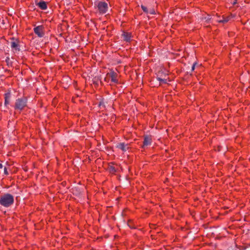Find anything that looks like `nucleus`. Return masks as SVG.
Returning <instances> with one entry per match:
<instances>
[{"mask_svg": "<svg viewBox=\"0 0 250 250\" xmlns=\"http://www.w3.org/2000/svg\"><path fill=\"white\" fill-rule=\"evenodd\" d=\"M3 167V165L0 163V168H2Z\"/></svg>", "mask_w": 250, "mask_h": 250, "instance_id": "412c9836", "label": "nucleus"}, {"mask_svg": "<svg viewBox=\"0 0 250 250\" xmlns=\"http://www.w3.org/2000/svg\"><path fill=\"white\" fill-rule=\"evenodd\" d=\"M27 104V100L25 98H19L16 101L15 108L16 109L22 110Z\"/></svg>", "mask_w": 250, "mask_h": 250, "instance_id": "7ed1b4c3", "label": "nucleus"}, {"mask_svg": "<svg viewBox=\"0 0 250 250\" xmlns=\"http://www.w3.org/2000/svg\"><path fill=\"white\" fill-rule=\"evenodd\" d=\"M157 80L160 82L162 83H166L167 80L166 79H162L161 78H158Z\"/></svg>", "mask_w": 250, "mask_h": 250, "instance_id": "2eb2a0df", "label": "nucleus"}, {"mask_svg": "<svg viewBox=\"0 0 250 250\" xmlns=\"http://www.w3.org/2000/svg\"><path fill=\"white\" fill-rule=\"evenodd\" d=\"M122 36L124 41L129 42L130 40L131 34L128 32H124L122 34Z\"/></svg>", "mask_w": 250, "mask_h": 250, "instance_id": "6e6552de", "label": "nucleus"}, {"mask_svg": "<svg viewBox=\"0 0 250 250\" xmlns=\"http://www.w3.org/2000/svg\"><path fill=\"white\" fill-rule=\"evenodd\" d=\"M43 30V27L42 25L38 26L34 28L35 33L40 38H42L44 35Z\"/></svg>", "mask_w": 250, "mask_h": 250, "instance_id": "20e7f679", "label": "nucleus"}, {"mask_svg": "<svg viewBox=\"0 0 250 250\" xmlns=\"http://www.w3.org/2000/svg\"><path fill=\"white\" fill-rule=\"evenodd\" d=\"M13 203L14 197L10 194H4L0 197V204L4 207H9Z\"/></svg>", "mask_w": 250, "mask_h": 250, "instance_id": "f257e3e1", "label": "nucleus"}, {"mask_svg": "<svg viewBox=\"0 0 250 250\" xmlns=\"http://www.w3.org/2000/svg\"><path fill=\"white\" fill-rule=\"evenodd\" d=\"M4 98H5L4 104H5V105H6L8 104H9L10 101V99H11L10 93L8 92V93H5Z\"/></svg>", "mask_w": 250, "mask_h": 250, "instance_id": "9b49d317", "label": "nucleus"}, {"mask_svg": "<svg viewBox=\"0 0 250 250\" xmlns=\"http://www.w3.org/2000/svg\"><path fill=\"white\" fill-rule=\"evenodd\" d=\"M203 20H204L206 22H208L210 20V17L209 15L204 17L202 18Z\"/></svg>", "mask_w": 250, "mask_h": 250, "instance_id": "4468645a", "label": "nucleus"}, {"mask_svg": "<svg viewBox=\"0 0 250 250\" xmlns=\"http://www.w3.org/2000/svg\"><path fill=\"white\" fill-rule=\"evenodd\" d=\"M108 169L109 172L112 173H114L116 171L115 167L112 166L109 167Z\"/></svg>", "mask_w": 250, "mask_h": 250, "instance_id": "f8f14e48", "label": "nucleus"}, {"mask_svg": "<svg viewBox=\"0 0 250 250\" xmlns=\"http://www.w3.org/2000/svg\"><path fill=\"white\" fill-rule=\"evenodd\" d=\"M141 8L142 9H143V10L146 12V13H147L148 12V10L147 9V8L146 7H145V6L144 5H141Z\"/></svg>", "mask_w": 250, "mask_h": 250, "instance_id": "dca6fc26", "label": "nucleus"}, {"mask_svg": "<svg viewBox=\"0 0 250 250\" xmlns=\"http://www.w3.org/2000/svg\"><path fill=\"white\" fill-rule=\"evenodd\" d=\"M117 147L124 151H126L128 148V144H125L124 143H120L117 145Z\"/></svg>", "mask_w": 250, "mask_h": 250, "instance_id": "423d86ee", "label": "nucleus"}, {"mask_svg": "<svg viewBox=\"0 0 250 250\" xmlns=\"http://www.w3.org/2000/svg\"><path fill=\"white\" fill-rule=\"evenodd\" d=\"M154 13H155V12H154V10H152L150 11V13H151V14H154Z\"/></svg>", "mask_w": 250, "mask_h": 250, "instance_id": "aec40b11", "label": "nucleus"}, {"mask_svg": "<svg viewBox=\"0 0 250 250\" xmlns=\"http://www.w3.org/2000/svg\"><path fill=\"white\" fill-rule=\"evenodd\" d=\"M11 44V47L14 49L15 51H19V45L18 43V42L16 41H12L10 42Z\"/></svg>", "mask_w": 250, "mask_h": 250, "instance_id": "1a4fd4ad", "label": "nucleus"}, {"mask_svg": "<svg viewBox=\"0 0 250 250\" xmlns=\"http://www.w3.org/2000/svg\"><path fill=\"white\" fill-rule=\"evenodd\" d=\"M151 139L150 137L148 136H146L144 138V146H147L151 144Z\"/></svg>", "mask_w": 250, "mask_h": 250, "instance_id": "9d476101", "label": "nucleus"}, {"mask_svg": "<svg viewBox=\"0 0 250 250\" xmlns=\"http://www.w3.org/2000/svg\"><path fill=\"white\" fill-rule=\"evenodd\" d=\"M4 174H5V175H8V171H7V168H6V167H5L4 168Z\"/></svg>", "mask_w": 250, "mask_h": 250, "instance_id": "f3484780", "label": "nucleus"}, {"mask_svg": "<svg viewBox=\"0 0 250 250\" xmlns=\"http://www.w3.org/2000/svg\"><path fill=\"white\" fill-rule=\"evenodd\" d=\"M104 105V102H101L100 103V104H99V105H100V106H101V105Z\"/></svg>", "mask_w": 250, "mask_h": 250, "instance_id": "6ab92c4d", "label": "nucleus"}, {"mask_svg": "<svg viewBox=\"0 0 250 250\" xmlns=\"http://www.w3.org/2000/svg\"><path fill=\"white\" fill-rule=\"evenodd\" d=\"M229 20V17L223 18L222 20L219 21V22L226 23Z\"/></svg>", "mask_w": 250, "mask_h": 250, "instance_id": "ddd939ff", "label": "nucleus"}, {"mask_svg": "<svg viewBox=\"0 0 250 250\" xmlns=\"http://www.w3.org/2000/svg\"><path fill=\"white\" fill-rule=\"evenodd\" d=\"M196 64V63L195 62L193 64L192 67H191V71H193L195 69V66Z\"/></svg>", "mask_w": 250, "mask_h": 250, "instance_id": "a211bd4d", "label": "nucleus"}, {"mask_svg": "<svg viewBox=\"0 0 250 250\" xmlns=\"http://www.w3.org/2000/svg\"><path fill=\"white\" fill-rule=\"evenodd\" d=\"M36 5H38L41 9L45 10L47 9L46 2L43 0H41L39 2L36 1Z\"/></svg>", "mask_w": 250, "mask_h": 250, "instance_id": "0eeeda50", "label": "nucleus"}, {"mask_svg": "<svg viewBox=\"0 0 250 250\" xmlns=\"http://www.w3.org/2000/svg\"><path fill=\"white\" fill-rule=\"evenodd\" d=\"M107 75L111 78V82L114 83H118V81L117 79V74L114 71H111L110 73H108Z\"/></svg>", "mask_w": 250, "mask_h": 250, "instance_id": "39448f33", "label": "nucleus"}, {"mask_svg": "<svg viewBox=\"0 0 250 250\" xmlns=\"http://www.w3.org/2000/svg\"><path fill=\"white\" fill-rule=\"evenodd\" d=\"M95 6L98 8L101 14H104L106 12L108 8L107 4L104 1H99L95 3Z\"/></svg>", "mask_w": 250, "mask_h": 250, "instance_id": "f03ea898", "label": "nucleus"}]
</instances>
